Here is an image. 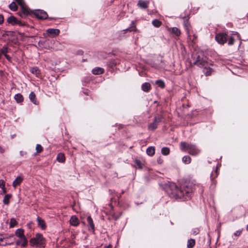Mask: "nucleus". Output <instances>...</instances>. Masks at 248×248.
I'll return each mask as SVG.
<instances>
[{"instance_id": "nucleus-1", "label": "nucleus", "mask_w": 248, "mask_h": 248, "mask_svg": "<svg viewBox=\"0 0 248 248\" xmlns=\"http://www.w3.org/2000/svg\"><path fill=\"white\" fill-rule=\"evenodd\" d=\"M165 189L171 197L184 200L189 199L194 190L193 186L190 183H185L179 188L174 183H170L166 186Z\"/></svg>"}, {"instance_id": "nucleus-2", "label": "nucleus", "mask_w": 248, "mask_h": 248, "mask_svg": "<svg viewBox=\"0 0 248 248\" xmlns=\"http://www.w3.org/2000/svg\"><path fill=\"white\" fill-rule=\"evenodd\" d=\"M180 147L181 151L187 152L188 154L193 156L198 155L201 152V150L195 144L191 143L181 142L180 144Z\"/></svg>"}, {"instance_id": "nucleus-3", "label": "nucleus", "mask_w": 248, "mask_h": 248, "mask_svg": "<svg viewBox=\"0 0 248 248\" xmlns=\"http://www.w3.org/2000/svg\"><path fill=\"white\" fill-rule=\"evenodd\" d=\"M183 25L186 31V34L188 37V39L189 41L194 42V40L197 38V36L196 34H194L193 36L192 34L193 31H192V28L190 24L188 19H185L184 21Z\"/></svg>"}, {"instance_id": "nucleus-4", "label": "nucleus", "mask_w": 248, "mask_h": 248, "mask_svg": "<svg viewBox=\"0 0 248 248\" xmlns=\"http://www.w3.org/2000/svg\"><path fill=\"white\" fill-rule=\"evenodd\" d=\"M45 239L42 234L37 233L35 237L31 238L30 241V244L32 246L39 247L41 246L44 243Z\"/></svg>"}, {"instance_id": "nucleus-5", "label": "nucleus", "mask_w": 248, "mask_h": 248, "mask_svg": "<svg viewBox=\"0 0 248 248\" xmlns=\"http://www.w3.org/2000/svg\"><path fill=\"white\" fill-rule=\"evenodd\" d=\"M215 39L218 43L223 45L227 42L228 35L226 33H218L216 35Z\"/></svg>"}, {"instance_id": "nucleus-6", "label": "nucleus", "mask_w": 248, "mask_h": 248, "mask_svg": "<svg viewBox=\"0 0 248 248\" xmlns=\"http://www.w3.org/2000/svg\"><path fill=\"white\" fill-rule=\"evenodd\" d=\"M163 117L161 115L156 116L154 118V122L151 123L148 125V129L149 130H154L155 129L158 124L162 121Z\"/></svg>"}, {"instance_id": "nucleus-7", "label": "nucleus", "mask_w": 248, "mask_h": 248, "mask_svg": "<svg viewBox=\"0 0 248 248\" xmlns=\"http://www.w3.org/2000/svg\"><path fill=\"white\" fill-rule=\"evenodd\" d=\"M193 63L195 65H197L199 67L203 68L208 66V63L207 61L204 59L201 58L199 56L197 57L196 60Z\"/></svg>"}, {"instance_id": "nucleus-8", "label": "nucleus", "mask_w": 248, "mask_h": 248, "mask_svg": "<svg viewBox=\"0 0 248 248\" xmlns=\"http://www.w3.org/2000/svg\"><path fill=\"white\" fill-rule=\"evenodd\" d=\"M34 16L39 19H45L47 17V13L41 10H37L34 12Z\"/></svg>"}, {"instance_id": "nucleus-9", "label": "nucleus", "mask_w": 248, "mask_h": 248, "mask_svg": "<svg viewBox=\"0 0 248 248\" xmlns=\"http://www.w3.org/2000/svg\"><path fill=\"white\" fill-rule=\"evenodd\" d=\"M46 32L48 34V36L54 37L59 35L60 33V30L57 29L50 28L46 30Z\"/></svg>"}, {"instance_id": "nucleus-10", "label": "nucleus", "mask_w": 248, "mask_h": 248, "mask_svg": "<svg viewBox=\"0 0 248 248\" xmlns=\"http://www.w3.org/2000/svg\"><path fill=\"white\" fill-rule=\"evenodd\" d=\"M149 4V1L148 0H139L137 6L142 9H147Z\"/></svg>"}, {"instance_id": "nucleus-11", "label": "nucleus", "mask_w": 248, "mask_h": 248, "mask_svg": "<svg viewBox=\"0 0 248 248\" xmlns=\"http://www.w3.org/2000/svg\"><path fill=\"white\" fill-rule=\"evenodd\" d=\"M17 3L20 5L21 11L23 14L24 15H28L29 12L27 9L24 7V1L23 0H15Z\"/></svg>"}, {"instance_id": "nucleus-12", "label": "nucleus", "mask_w": 248, "mask_h": 248, "mask_svg": "<svg viewBox=\"0 0 248 248\" xmlns=\"http://www.w3.org/2000/svg\"><path fill=\"white\" fill-rule=\"evenodd\" d=\"M71 225L73 226H77L79 224V221L76 216H72L69 220Z\"/></svg>"}, {"instance_id": "nucleus-13", "label": "nucleus", "mask_w": 248, "mask_h": 248, "mask_svg": "<svg viewBox=\"0 0 248 248\" xmlns=\"http://www.w3.org/2000/svg\"><path fill=\"white\" fill-rule=\"evenodd\" d=\"M19 239L16 242L17 245H20L22 247H24L27 245L28 241L25 236L19 238Z\"/></svg>"}, {"instance_id": "nucleus-14", "label": "nucleus", "mask_w": 248, "mask_h": 248, "mask_svg": "<svg viewBox=\"0 0 248 248\" xmlns=\"http://www.w3.org/2000/svg\"><path fill=\"white\" fill-rule=\"evenodd\" d=\"M37 221L38 223V226L40 227L42 230H44L46 229V226L45 222V220L39 217H37Z\"/></svg>"}, {"instance_id": "nucleus-15", "label": "nucleus", "mask_w": 248, "mask_h": 248, "mask_svg": "<svg viewBox=\"0 0 248 248\" xmlns=\"http://www.w3.org/2000/svg\"><path fill=\"white\" fill-rule=\"evenodd\" d=\"M23 178L20 176L17 177L13 182V186L16 187V186L19 185L22 182Z\"/></svg>"}, {"instance_id": "nucleus-16", "label": "nucleus", "mask_w": 248, "mask_h": 248, "mask_svg": "<svg viewBox=\"0 0 248 248\" xmlns=\"http://www.w3.org/2000/svg\"><path fill=\"white\" fill-rule=\"evenodd\" d=\"M104 70L103 68L100 67H95L92 70V72L94 75H99L103 73Z\"/></svg>"}, {"instance_id": "nucleus-17", "label": "nucleus", "mask_w": 248, "mask_h": 248, "mask_svg": "<svg viewBox=\"0 0 248 248\" xmlns=\"http://www.w3.org/2000/svg\"><path fill=\"white\" fill-rule=\"evenodd\" d=\"M57 160L61 163H64L65 160V156L63 154L59 153L58 154L56 158Z\"/></svg>"}, {"instance_id": "nucleus-18", "label": "nucleus", "mask_w": 248, "mask_h": 248, "mask_svg": "<svg viewBox=\"0 0 248 248\" xmlns=\"http://www.w3.org/2000/svg\"><path fill=\"white\" fill-rule=\"evenodd\" d=\"M142 90L144 92H148L151 89L150 84L148 82L144 83L141 86Z\"/></svg>"}, {"instance_id": "nucleus-19", "label": "nucleus", "mask_w": 248, "mask_h": 248, "mask_svg": "<svg viewBox=\"0 0 248 248\" xmlns=\"http://www.w3.org/2000/svg\"><path fill=\"white\" fill-rule=\"evenodd\" d=\"M155 153V148L153 146L149 147L146 150V153L149 156H153Z\"/></svg>"}, {"instance_id": "nucleus-20", "label": "nucleus", "mask_w": 248, "mask_h": 248, "mask_svg": "<svg viewBox=\"0 0 248 248\" xmlns=\"http://www.w3.org/2000/svg\"><path fill=\"white\" fill-rule=\"evenodd\" d=\"M14 98L17 103H21L24 100L23 95L20 93L16 94L14 96Z\"/></svg>"}, {"instance_id": "nucleus-21", "label": "nucleus", "mask_w": 248, "mask_h": 248, "mask_svg": "<svg viewBox=\"0 0 248 248\" xmlns=\"http://www.w3.org/2000/svg\"><path fill=\"white\" fill-rule=\"evenodd\" d=\"M213 71L212 68L208 67V66H206L203 68V72L204 73L206 76H208L210 75Z\"/></svg>"}, {"instance_id": "nucleus-22", "label": "nucleus", "mask_w": 248, "mask_h": 248, "mask_svg": "<svg viewBox=\"0 0 248 248\" xmlns=\"http://www.w3.org/2000/svg\"><path fill=\"white\" fill-rule=\"evenodd\" d=\"M29 98L30 100L34 104L36 105L37 101L36 100V95L33 92H31L29 94Z\"/></svg>"}, {"instance_id": "nucleus-23", "label": "nucleus", "mask_w": 248, "mask_h": 248, "mask_svg": "<svg viewBox=\"0 0 248 248\" xmlns=\"http://www.w3.org/2000/svg\"><path fill=\"white\" fill-rule=\"evenodd\" d=\"M16 21L17 18L14 16H11L7 19V22L13 25H16Z\"/></svg>"}, {"instance_id": "nucleus-24", "label": "nucleus", "mask_w": 248, "mask_h": 248, "mask_svg": "<svg viewBox=\"0 0 248 248\" xmlns=\"http://www.w3.org/2000/svg\"><path fill=\"white\" fill-rule=\"evenodd\" d=\"M16 235L18 238L24 237V230L21 229H18L15 232Z\"/></svg>"}, {"instance_id": "nucleus-25", "label": "nucleus", "mask_w": 248, "mask_h": 248, "mask_svg": "<svg viewBox=\"0 0 248 248\" xmlns=\"http://www.w3.org/2000/svg\"><path fill=\"white\" fill-rule=\"evenodd\" d=\"M168 30L171 31L173 33L177 36H179L181 34L180 31L176 27L169 28Z\"/></svg>"}, {"instance_id": "nucleus-26", "label": "nucleus", "mask_w": 248, "mask_h": 248, "mask_svg": "<svg viewBox=\"0 0 248 248\" xmlns=\"http://www.w3.org/2000/svg\"><path fill=\"white\" fill-rule=\"evenodd\" d=\"M87 222L89 225V226L91 227L92 229L94 231L95 229L94 225L93 222V220L91 216H89L87 217Z\"/></svg>"}, {"instance_id": "nucleus-27", "label": "nucleus", "mask_w": 248, "mask_h": 248, "mask_svg": "<svg viewBox=\"0 0 248 248\" xmlns=\"http://www.w3.org/2000/svg\"><path fill=\"white\" fill-rule=\"evenodd\" d=\"M195 245V240L194 239L188 240L187 243V248H192Z\"/></svg>"}, {"instance_id": "nucleus-28", "label": "nucleus", "mask_w": 248, "mask_h": 248, "mask_svg": "<svg viewBox=\"0 0 248 248\" xmlns=\"http://www.w3.org/2000/svg\"><path fill=\"white\" fill-rule=\"evenodd\" d=\"M12 197L11 194H7L6 195L3 200V202L4 204L8 205L9 203V199Z\"/></svg>"}, {"instance_id": "nucleus-29", "label": "nucleus", "mask_w": 248, "mask_h": 248, "mask_svg": "<svg viewBox=\"0 0 248 248\" xmlns=\"http://www.w3.org/2000/svg\"><path fill=\"white\" fill-rule=\"evenodd\" d=\"M9 7L10 9L13 11H16L18 8L17 5L14 1H13L10 4Z\"/></svg>"}, {"instance_id": "nucleus-30", "label": "nucleus", "mask_w": 248, "mask_h": 248, "mask_svg": "<svg viewBox=\"0 0 248 248\" xmlns=\"http://www.w3.org/2000/svg\"><path fill=\"white\" fill-rule=\"evenodd\" d=\"M191 159L188 155H185L182 158V161L186 164H188L191 162Z\"/></svg>"}, {"instance_id": "nucleus-31", "label": "nucleus", "mask_w": 248, "mask_h": 248, "mask_svg": "<svg viewBox=\"0 0 248 248\" xmlns=\"http://www.w3.org/2000/svg\"><path fill=\"white\" fill-rule=\"evenodd\" d=\"M161 22L158 19H154L152 21V24L156 28L159 27L161 25Z\"/></svg>"}, {"instance_id": "nucleus-32", "label": "nucleus", "mask_w": 248, "mask_h": 248, "mask_svg": "<svg viewBox=\"0 0 248 248\" xmlns=\"http://www.w3.org/2000/svg\"><path fill=\"white\" fill-rule=\"evenodd\" d=\"M31 72L33 74L37 76L39 74V69L37 67H32L31 69Z\"/></svg>"}, {"instance_id": "nucleus-33", "label": "nucleus", "mask_w": 248, "mask_h": 248, "mask_svg": "<svg viewBox=\"0 0 248 248\" xmlns=\"http://www.w3.org/2000/svg\"><path fill=\"white\" fill-rule=\"evenodd\" d=\"M161 153L163 155H168L170 153V149L168 147H163L161 149Z\"/></svg>"}, {"instance_id": "nucleus-34", "label": "nucleus", "mask_w": 248, "mask_h": 248, "mask_svg": "<svg viewBox=\"0 0 248 248\" xmlns=\"http://www.w3.org/2000/svg\"><path fill=\"white\" fill-rule=\"evenodd\" d=\"M155 84L161 88L165 87V83L162 80H157L155 81Z\"/></svg>"}, {"instance_id": "nucleus-35", "label": "nucleus", "mask_w": 248, "mask_h": 248, "mask_svg": "<svg viewBox=\"0 0 248 248\" xmlns=\"http://www.w3.org/2000/svg\"><path fill=\"white\" fill-rule=\"evenodd\" d=\"M17 224V222L15 218H12L10 220V228L14 227Z\"/></svg>"}, {"instance_id": "nucleus-36", "label": "nucleus", "mask_w": 248, "mask_h": 248, "mask_svg": "<svg viewBox=\"0 0 248 248\" xmlns=\"http://www.w3.org/2000/svg\"><path fill=\"white\" fill-rule=\"evenodd\" d=\"M228 44L229 46H232L234 44V39L233 37L231 36L229 37L228 36Z\"/></svg>"}, {"instance_id": "nucleus-37", "label": "nucleus", "mask_w": 248, "mask_h": 248, "mask_svg": "<svg viewBox=\"0 0 248 248\" xmlns=\"http://www.w3.org/2000/svg\"><path fill=\"white\" fill-rule=\"evenodd\" d=\"M36 151L37 153H41L43 150V147L41 145L37 144L36 146Z\"/></svg>"}, {"instance_id": "nucleus-38", "label": "nucleus", "mask_w": 248, "mask_h": 248, "mask_svg": "<svg viewBox=\"0 0 248 248\" xmlns=\"http://www.w3.org/2000/svg\"><path fill=\"white\" fill-rule=\"evenodd\" d=\"M0 52L2 54H5L8 52V47L6 46H4L2 48L0 49Z\"/></svg>"}, {"instance_id": "nucleus-39", "label": "nucleus", "mask_w": 248, "mask_h": 248, "mask_svg": "<svg viewBox=\"0 0 248 248\" xmlns=\"http://www.w3.org/2000/svg\"><path fill=\"white\" fill-rule=\"evenodd\" d=\"M243 229L239 230L236 231L234 233L233 235L235 236H239L241 235Z\"/></svg>"}, {"instance_id": "nucleus-40", "label": "nucleus", "mask_w": 248, "mask_h": 248, "mask_svg": "<svg viewBox=\"0 0 248 248\" xmlns=\"http://www.w3.org/2000/svg\"><path fill=\"white\" fill-rule=\"evenodd\" d=\"M16 24L19 25L20 26H22L24 25V23H23L21 21L18 20L17 19V21L16 22Z\"/></svg>"}, {"instance_id": "nucleus-41", "label": "nucleus", "mask_w": 248, "mask_h": 248, "mask_svg": "<svg viewBox=\"0 0 248 248\" xmlns=\"http://www.w3.org/2000/svg\"><path fill=\"white\" fill-rule=\"evenodd\" d=\"M4 187V182L2 180H0V187L3 188Z\"/></svg>"}, {"instance_id": "nucleus-42", "label": "nucleus", "mask_w": 248, "mask_h": 248, "mask_svg": "<svg viewBox=\"0 0 248 248\" xmlns=\"http://www.w3.org/2000/svg\"><path fill=\"white\" fill-rule=\"evenodd\" d=\"M4 18L2 15H0V24H2L3 22Z\"/></svg>"}, {"instance_id": "nucleus-43", "label": "nucleus", "mask_w": 248, "mask_h": 248, "mask_svg": "<svg viewBox=\"0 0 248 248\" xmlns=\"http://www.w3.org/2000/svg\"><path fill=\"white\" fill-rule=\"evenodd\" d=\"M5 57L6 58V59L8 60V61H10L11 60V57H10L9 55H7V54H4Z\"/></svg>"}, {"instance_id": "nucleus-44", "label": "nucleus", "mask_w": 248, "mask_h": 248, "mask_svg": "<svg viewBox=\"0 0 248 248\" xmlns=\"http://www.w3.org/2000/svg\"><path fill=\"white\" fill-rule=\"evenodd\" d=\"M136 164L140 168H141V163L140 161L139 160H136Z\"/></svg>"}, {"instance_id": "nucleus-45", "label": "nucleus", "mask_w": 248, "mask_h": 248, "mask_svg": "<svg viewBox=\"0 0 248 248\" xmlns=\"http://www.w3.org/2000/svg\"><path fill=\"white\" fill-rule=\"evenodd\" d=\"M3 238L2 237V235H0V245H5L4 244H1V242L3 241Z\"/></svg>"}, {"instance_id": "nucleus-46", "label": "nucleus", "mask_w": 248, "mask_h": 248, "mask_svg": "<svg viewBox=\"0 0 248 248\" xmlns=\"http://www.w3.org/2000/svg\"><path fill=\"white\" fill-rule=\"evenodd\" d=\"M5 152V150L0 146V153H3Z\"/></svg>"}, {"instance_id": "nucleus-47", "label": "nucleus", "mask_w": 248, "mask_h": 248, "mask_svg": "<svg viewBox=\"0 0 248 248\" xmlns=\"http://www.w3.org/2000/svg\"><path fill=\"white\" fill-rule=\"evenodd\" d=\"M199 230H196L194 231L193 233L195 235H196V234H197L199 233Z\"/></svg>"}, {"instance_id": "nucleus-48", "label": "nucleus", "mask_w": 248, "mask_h": 248, "mask_svg": "<svg viewBox=\"0 0 248 248\" xmlns=\"http://www.w3.org/2000/svg\"><path fill=\"white\" fill-rule=\"evenodd\" d=\"M130 28H127V29H125V30H124L123 31H133V30H131V29H130Z\"/></svg>"}, {"instance_id": "nucleus-49", "label": "nucleus", "mask_w": 248, "mask_h": 248, "mask_svg": "<svg viewBox=\"0 0 248 248\" xmlns=\"http://www.w3.org/2000/svg\"><path fill=\"white\" fill-rule=\"evenodd\" d=\"M104 248H112V246L111 245H109L108 246H105Z\"/></svg>"}, {"instance_id": "nucleus-50", "label": "nucleus", "mask_w": 248, "mask_h": 248, "mask_svg": "<svg viewBox=\"0 0 248 248\" xmlns=\"http://www.w3.org/2000/svg\"><path fill=\"white\" fill-rule=\"evenodd\" d=\"M20 154L22 156V155H24V153L22 151H20Z\"/></svg>"}, {"instance_id": "nucleus-51", "label": "nucleus", "mask_w": 248, "mask_h": 248, "mask_svg": "<svg viewBox=\"0 0 248 248\" xmlns=\"http://www.w3.org/2000/svg\"><path fill=\"white\" fill-rule=\"evenodd\" d=\"M246 230L248 232V224L247 225Z\"/></svg>"}, {"instance_id": "nucleus-52", "label": "nucleus", "mask_w": 248, "mask_h": 248, "mask_svg": "<svg viewBox=\"0 0 248 248\" xmlns=\"http://www.w3.org/2000/svg\"><path fill=\"white\" fill-rule=\"evenodd\" d=\"M158 162L159 163H161L162 162L161 161L160 159L158 160Z\"/></svg>"}]
</instances>
